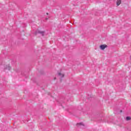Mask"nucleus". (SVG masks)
Instances as JSON below:
<instances>
[{
  "label": "nucleus",
  "instance_id": "nucleus-1",
  "mask_svg": "<svg viewBox=\"0 0 131 131\" xmlns=\"http://www.w3.org/2000/svg\"><path fill=\"white\" fill-rule=\"evenodd\" d=\"M108 46L106 45H102L100 46V49H101L102 51H104V49H106V48H107Z\"/></svg>",
  "mask_w": 131,
  "mask_h": 131
},
{
  "label": "nucleus",
  "instance_id": "nucleus-2",
  "mask_svg": "<svg viewBox=\"0 0 131 131\" xmlns=\"http://www.w3.org/2000/svg\"><path fill=\"white\" fill-rule=\"evenodd\" d=\"M38 33H40L41 34H42V35H43V32L42 31H36L35 33H34V35H37V34H38Z\"/></svg>",
  "mask_w": 131,
  "mask_h": 131
},
{
  "label": "nucleus",
  "instance_id": "nucleus-3",
  "mask_svg": "<svg viewBox=\"0 0 131 131\" xmlns=\"http://www.w3.org/2000/svg\"><path fill=\"white\" fill-rule=\"evenodd\" d=\"M77 125H78V126H84V124L82 122H81V123H78L77 124Z\"/></svg>",
  "mask_w": 131,
  "mask_h": 131
},
{
  "label": "nucleus",
  "instance_id": "nucleus-4",
  "mask_svg": "<svg viewBox=\"0 0 131 131\" xmlns=\"http://www.w3.org/2000/svg\"><path fill=\"white\" fill-rule=\"evenodd\" d=\"M116 4L117 6H120V4H121V0H117Z\"/></svg>",
  "mask_w": 131,
  "mask_h": 131
},
{
  "label": "nucleus",
  "instance_id": "nucleus-5",
  "mask_svg": "<svg viewBox=\"0 0 131 131\" xmlns=\"http://www.w3.org/2000/svg\"><path fill=\"white\" fill-rule=\"evenodd\" d=\"M58 75H59V76H60V77H63L64 76V74H63L61 72H59V73H58Z\"/></svg>",
  "mask_w": 131,
  "mask_h": 131
},
{
  "label": "nucleus",
  "instance_id": "nucleus-6",
  "mask_svg": "<svg viewBox=\"0 0 131 131\" xmlns=\"http://www.w3.org/2000/svg\"><path fill=\"white\" fill-rule=\"evenodd\" d=\"M6 69H8V70H11V67H10V66H8V67L6 68Z\"/></svg>",
  "mask_w": 131,
  "mask_h": 131
},
{
  "label": "nucleus",
  "instance_id": "nucleus-7",
  "mask_svg": "<svg viewBox=\"0 0 131 131\" xmlns=\"http://www.w3.org/2000/svg\"><path fill=\"white\" fill-rule=\"evenodd\" d=\"M126 120H130V118L129 117H127L126 118Z\"/></svg>",
  "mask_w": 131,
  "mask_h": 131
},
{
  "label": "nucleus",
  "instance_id": "nucleus-8",
  "mask_svg": "<svg viewBox=\"0 0 131 131\" xmlns=\"http://www.w3.org/2000/svg\"><path fill=\"white\" fill-rule=\"evenodd\" d=\"M54 79H56V78H55Z\"/></svg>",
  "mask_w": 131,
  "mask_h": 131
}]
</instances>
